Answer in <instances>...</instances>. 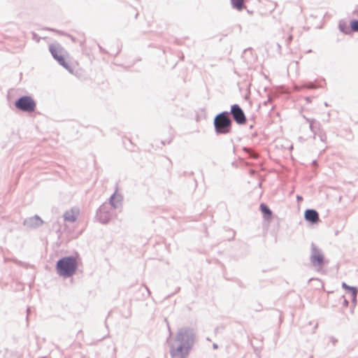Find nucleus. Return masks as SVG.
Instances as JSON below:
<instances>
[{"label": "nucleus", "instance_id": "f257e3e1", "mask_svg": "<svg viewBox=\"0 0 358 358\" xmlns=\"http://www.w3.org/2000/svg\"><path fill=\"white\" fill-rule=\"evenodd\" d=\"M77 266L78 262L75 257H66L57 262L56 268L59 275L66 278L75 273Z\"/></svg>", "mask_w": 358, "mask_h": 358}, {"label": "nucleus", "instance_id": "f03ea898", "mask_svg": "<svg viewBox=\"0 0 358 358\" xmlns=\"http://www.w3.org/2000/svg\"><path fill=\"white\" fill-rule=\"evenodd\" d=\"M214 126L217 134L229 133L231 129V120L228 113L224 112L216 115L214 119Z\"/></svg>", "mask_w": 358, "mask_h": 358}, {"label": "nucleus", "instance_id": "7ed1b4c3", "mask_svg": "<svg viewBox=\"0 0 358 358\" xmlns=\"http://www.w3.org/2000/svg\"><path fill=\"white\" fill-rule=\"evenodd\" d=\"M49 50L52 57L58 62V63L65 69L70 71L69 66L65 60L64 55H63V50L61 46L51 44L49 46Z\"/></svg>", "mask_w": 358, "mask_h": 358}, {"label": "nucleus", "instance_id": "20e7f679", "mask_svg": "<svg viewBox=\"0 0 358 358\" xmlns=\"http://www.w3.org/2000/svg\"><path fill=\"white\" fill-rule=\"evenodd\" d=\"M15 106L23 111L33 112L36 108V103L31 97L23 96L15 102Z\"/></svg>", "mask_w": 358, "mask_h": 358}, {"label": "nucleus", "instance_id": "39448f33", "mask_svg": "<svg viewBox=\"0 0 358 358\" xmlns=\"http://www.w3.org/2000/svg\"><path fill=\"white\" fill-rule=\"evenodd\" d=\"M231 113L234 120L240 124H245L246 117L242 109L238 105H233L231 108Z\"/></svg>", "mask_w": 358, "mask_h": 358}, {"label": "nucleus", "instance_id": "423d86ee", "mask_svg": "<svg viewBox=\"0 0 358 358\" xmlns=\"http://www.w3.org/2000/svg\"><path fill=\"white\" fill-rule=\"evenodd\" d=\"M304 217L307 221L313 224L317 223L320 221L319 215L317 212L315 210H306L304 213Z\"/></svg>", "mask_w": 358, "mask_h": 358}, {"label": "nucleus", "instance_id": "0eeeda50", "mask_svg": "<svg viewBox=\"0 0 358 358\" xmlns=\"http://www.w3.org/2000/svg\"><path fill=\"white\" fill-rule=\"evenodd\" d=\"M188 354V348L180 345L171 352V355L174 358H185Z\"/></svg>", "mask_w": 358, "mask_h": 358}, {"label": "nucleus", "instance_id": "6e6552de", "mask_svg": "<svg viewBox=\"0 0 358 358\" xmlns=\"http://www.w3.org/2000/svg\"><path fill=\"white\" fill-rule=\"evenodd\" d=\"M79 215L78 209H71L64 214V220L68 222H75Z\"/></svg>", "mask_w": 358, "mask_h": 358}, {"label": "nucleus", "instance_id": "1a4fd4ad", "mask_svg": "<svg viewBox=\"0 0 358 358\" xmlns=\"http://www.w3.org/2000/svg\"><path fill=\"white\" fill-rule=\"evenodd\" d=\"M311 262L313 265L321 266L324 262V257L320 252H315L311 257Z\"/></svg>", "mask_w": 358, "mask_h": 358}, {"label": "nucleus", "instance_id": "9d476101", "mask_svg": "<svg viewBox=\"0 0 358 358\" xmlns=\"http://www.w3.org/2000/svg\"><path fill=\"white\" fill-rule=\"evenodd\" d=\"M245 0H231L234 8L238 10H241L244 8L243 3Z\"/></svg>", "mask_w": 358, "mask_h": 358}, {"label": "nucleus", "instance_id": "9b49d317", "mask_svg": "<svg viewBox=\"0 0 358 358\" xmlns=\"http://www.w3.org/2000/svg\"><path fill=\"white\" fill-rule=\"evenodd\" d=\"M99 219L103 223H106L109 220V217L106 215V211L103 209H101L99 213Z\"/></svg>", "mask_w": 358, "mask_h": 358}, {"label": "nucleus", "instance_id": "f8f14e48", "mask_svg": "<svg viewBox=\"0 0 358 358\" xmlns=\"http://www.w3.org/2000/svg\"><path fill=\"white\" fill-rule=\"evenodd\" d=\"M260 208L263 214L268 215V217L271 216V210L265 204L262 203L260 205Z\"/></svg>", "mask_w": 358, "mask_h": 358}, {"label": "nucleus", "instance_id": "ddd939ff", "mask_svg": "<svg viewBox=\"0 0 358 358\" xmlns=\"http://www.w3.org/2000/svg\"><path fill=\"white\" fill-rule=\"evenodd\" d=\"M350 27L353 31H358V20H352L350 22Z\"/></svg>", "mask_w": 358, "mask_h": 358}, {"label": "nucleus", "instance_id": "4468645a", "mask_svg": "<svg viewBox=\"0 0 358 358\" xmlns=\"http://www.w3.org/2000/svg\"><path fill=\"white\" fill-rule=\"evenodd\" d=\"M343 287H345L347 289H349L351 292L352 295L353 296V297L356 296V295H357V290H356L355 288L350 287L347 286L345 283L343 284Z\"/></svg>", "mask_w": 358, "mask_h": 358}, {"label": "nucleus", "instance_id": "2eb2a0df", "mask_svg": "<svg viewBox=\"0 0 358 358\" xmlns=\"http://www.w3.org/2000/svg\"><path fill=\"white\" fill-rule=\"evenodd\" d=\"M244 150L247 152L252 158L257 159L258 157V155L255 153L252 150L247 148H244Z\"/></svg>", "mask_w": 358, "mask_h": 358}, {"label": "nucleus", "instance_id": "dca6fc26", "mask_svg": "<svg viewBox=\"0 0 358 358\" xmlns=\"http://www.w3.org/2000/svg\"><path fill=\"white\" fill-rule=\"evenodd\" d=\"M297 199H298V200H299V201H301V200H302V197H301V196H297Z\"/></svg>", "mask_w": 358, "mask_h": 358}, {"label": "nucleus", "instance_id": "f3484780", "mask_svg": "<svg viewBox=\"0 0 358 358\" xmlns=\"http://www.w3.org/2000/svg\"><path fill=\"white\" fill-rule=\"evenodd\" d=\"M36 219L40 220L41 222H42L38 217H36Z\"/></svg>", "mask_w": 358, "mask_h": 358}]
</instances>
